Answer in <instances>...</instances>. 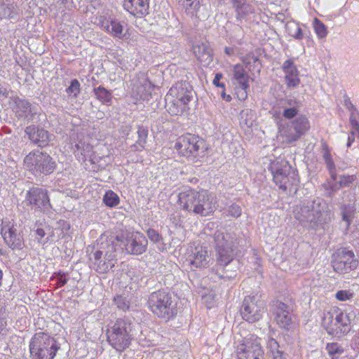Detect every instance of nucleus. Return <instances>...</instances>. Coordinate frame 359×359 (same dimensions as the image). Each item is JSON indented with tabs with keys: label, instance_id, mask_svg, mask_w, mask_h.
Returning a JSON list of instances; mask_svg holds the SVG:
<instances>
[{
	"label": "nucleus",
	"instance_id": "f8f14e48",
	"mask_svg": "<svg viewBox=\"0 0 359 359\" xmlns=\"http://www.w3.org/2000/svg\"><path fill=\"white\" fill-rule=\"evenodd\" d=\"M110 237L118 252L126 250L131 255H141L146 251L147 240L140 232L128 233L126 236L121 235Z\"/></svg>",
	"mask_w": 359,
	"mask_h": 359
},
{
	"label": "nucleus",
	"instance_id": "864d4df0",
	"mask_svg": "<svg viewBox=\"0 0 359 359\" xmlns=\"http://www.w3.org/2000/svg\"><path fill=\"white\" fill-rule=\"evenodd\" d=\"M350 113H351L350 118H349L350 123H351V126H353V128L355 130H356V129L359 128V121H358L359 111H358V109H355L354 111H351Z\"/></svg>",
	"mask_w": 359,
	"mask_h": 359
},
{
	"label": "nucleus",
	"instance_id": "72a5a7b5",
	"mask_svg": "<svg viewBox=\"0 0 359 359\" xmlns=\"http://www.w3.org/2000/svg\"><path fill=\"white\" fill-rule=\"evenodd\" d=\"M255 113L252 110L246 109L241 112L240 124L242 127L251 128L255 121Z\"/></svg>",
	"mask_w": 359,
	"mask_h": 359
},
{
	"label": "nucleus",
	"instance_id": "4468645a",
	"mask_svg": "<svg viewBox=\"0 0 359 359\" xmlns=\"http://www.w3.org/2000/svg\"><path fill=\"white\" fill-rule=\"evenodd\" d=\"M310 128V123L305 116H299L291 123V126H281L279 128L280 135L288 142L297 141Z\"/></svg>",
	"mask_w": 359,
	"mask_h": 359
},
{
	"label": "nucleus",
	"instance_id": "c9c22d12",
	"mask_svg": "<svg viewBox=\"0 0 359 359\" xmlns=\"http://www.w3.org/2000/svg\"><path fill=\"white\" fill-rule=\"evenodd\" d=\"M267 348L273 359H284L283 353L279 350L278 343L273 338L267 341Z\"/></svg>",
	"mask_w": 359,
	"mask_h": 359
},
{
	"label": "nucleus",
	"instance_id": "de8ad7c7",
	"mask_svg": "<svg viewBox=\"0 0 359 359\" xmlns=\"http://www.w3.org/2000/svg\"><path fill=\"white\" fill-rule=\"evenodd\" d=\"M241 208L235 203H233L228 206L226 209L224 210V213L227 216H231L233 217H238L241 215Z\"/></svg>",
	"mask_w": 359,
	"mask_h": 359
},
{
	"label": "nucleus",
	"instance_id": "603ef678",
	"mask_svg": "<svg viewBox=\"0 0 359 359\" xmlns=\"http://www.w3.org/2000/svg\"><path fill=\"white\" fill-rule=\"evenodd\" d=\"M55 278L57 280V287H62L68 282V274L65 273L58 272L55 273Z\"/></svg>",
	"mask_w": 359,
	"mask_h": 359
},
{
	"label": "nucleus",
	"instance_id": "774afa93",
	"mask_svg": "<svg viewBox=\"0 0 359 359\" xmlns=\"http://www.w3.org/2000/svg\"><path fill=\"white\" fill-rule=\"evenodd\" d=\"M187 1H191V0H186Z\"/></svg>",
	"mask_w": 359,
	"mask_h": 359
},
{
	"label": "nucleus",
	"instance_id": "393cba45",
	"mask_svg": "<svg viewBox=\"0 0 359 359\" xmlns=\"http://www.w3.org/2000/svg\"><path fill=\"white\" fill-rule=\"evenodd\" d=\"M199 191L188 189L178 194V203L180 207L189 212L194 213V208H197Z\"/></svg>",
	"mask_w": 359,
	"mask_h": 359
},
{
	"label": "nucleus",
	"instance_id": "338daca9",
	"mask_svg": "<svg viewBox=\"0 0 359 359\" xmlns=\"http://www.w3.org/2000/svg\"><path fill=\"white\" fill-rule=\"evenodd\" d=\"M2 277H3V272H2V271L0 269V285H1V280H2Z\"/></svg>",
	"mask_w": 359,
	"mask_h": 359
},
{
	"label": "nucleus",
	"instance_id": "5701e85b",
	"mask_svg": "<svg viewBox=\"0 0 359 359\" xmlns=\"http://www.w3.org/2000/svg\"><path fill=\"white\" fill-rule=\"evenodd\" d=\"M284 81L287 88H296L300 83L299 72L292 59L283 62L281 66Z\"/></svg>",
	"mask_w": 359,
	"mask_h": 359
},
{
	"label": "nucleus",
	"instance_id": "a878e982",
	"mask_svg": "<svg viewBox=\"0 0 359 359\" xmlns=\"http://www.w3.org/2000/svg\"><path fill=\"white\" fill-rule=\"evenodd\" d=\"M273 306L275 320L277 324L282 328L290 330L292 321L287 305L281 302H276Z\"/></svg>",
	"mask_w": 359,
	"mask_h": 359
},
{
	"label": "nucleus",
	"instance_id": "6ab92c4d",
	"mask_svg": "<svg viewBox=\"0 0 359 359\" xmlns=\"http://www.w3.org/2000/svg\"><path fill=\"white\" fill-rule=\"evenodd\" d=\"M154 86L147 75L143 73L137 74L133 80L132 94L136 99L149 100L151 97Z\"/></svg>",
	"mask_w": 359,
	"mask_h": 359
},
{
	"label": "nucleus",
	"instance_id": "8fccbe9b",
	"mask_svg": "<svg viewBox=\"0 0 359 359\" xmlns=\"http://www.w3.org/2000/svg\"><path fill=\"white\" fill-rule=\"evenodd\" d=\"M283 109L282 115L286 119H292L294 118L299 111V109H296L294 107L288 108V107H281Z\"/></svg>",
	"mask_w": 359,
	"mask_h": 359
},
{
	"label": "nucleus",
	"instance_id": "9d476101",
	"mask_svg": "<svg viewBox=\"0 0 359 359\" xmlns=\"http://www.w3.org/2000/svg\"><path fill=\"white\" fill-rule=\"evenodd\" d=\"M147 305L149 310L158 318L170 319L176 315L171 294L164 290L152 292L149 296Z\"/></svg>",
	"mask_w": 359,
	"mask_h": 359
},
{
	"label": "nucleus",
	"instance_id": "c03bdc74",
	"mask_svg": "<svg viewBox=\"0 0 359 359\" xmlns=\"http://www.w3.org/2000/svg\"><path fill=\"white\" fill-rule=\"evenodd\" d=\"M114 302L117 308L123 311H126L130 308V302L123 295H116L114 297Z\"/></svg>",
	"mask_w": 359,
	"mask_h": 359
},
{
	"label": "nucleus",
	"instance_id": "2f4dec72",
	"mask_svg": "<svg viewBox=\"0 0 359 359\" xmlns=\"http://www.w3.org/2000/svg\"><path fill=\"white\" fill-rule=\"evenodd\" d=\"M93 93L96 98L103 104L110 106L112 103V93L102 86L94 88Z\"/></svg>",
	"mask_w": 359,
	"mask_h": 359
},
{
	"label": "nucleus",
	"instance_id": "0e129e2a",
	"mask_svg": "<svg viewBox=\"0 0 359 359\" xmlns=\"http://www.w3.org/2000/svg\"><path fill=\"white\" fill-rule=\"evenodd\" d=\"M224 53L226 55H227L229 56H231V55H234L235 50H234V48L232 47H225Z\"/></svg>",
	"mask_w": 359,
	"mask_h": 359
},
{
	"label": "nucleus",
	"instance_id": "5fc2aeb1",
	"mask_svg": "<svg viewBox=\"0 0 359 359\" xmlns=\"http://www.w3.org/2000/svg\"><path fill=\"white\" fill-rule=\"evenodd\" d=\"M147 234L150 241L154 243H158L162 240L161 236L154 229H149Z\"/></svg>",
	"mask_w": 359,
	"mask_h": 359
},
{
	"label": "nucleus",
	"instance_id": "6e6d98bb",
	"mask_svg": "<svg viewBox=\"0 0 359 359\" xmlns=\"http://www.w3.org/2000/svg\"><path fill=\"white\" fill-rule=\"evenodd\" d=\"M35 233L37 236L36 239L38 240V242L40 244L45 245L46 243H47L48 242V241H49L48 237L44 238V237L46 236V232H45L44 229H43L41 228H38L35 231Z\"/></svg>",
	"mask_w": 359,
	"mask_h": 359
},
{
	"label": "nucleus",
	"instance_id": "2eb2a0df",
	"mask_svg": "<svg viewBox=\"0 0 359 359\" xmlns=\"http://www.w3.org/2000/svg\"><path fill=\"white\" fill-rule=\"evenodd\" d=\"M263 313V303L257 297L248 296L244 299L241 308V314L243 320L253 323L259 320Z\"/></svg>",
	"mask_w": 359,
	"mask_h": 359
},
{
	"label": "nucleus",
	"instance_id": "a18cd8bd",
	"mask_svg": "<svg viewBox=\"0 0 359 359\" xmlns=\"http://www.w3.org/2000/svg\"><path fill=\"white\" fill-rule=\"evenodd\" d=\"M80 83L76 79H72L69 86L66 89V92L69 96L72 95L76 97L80 93Z\"/></svg>",
	"mask_w": 359,
	"mask_h": 359
},
{
	"label": "nucleus",
	"instance_id": "58836bf2",
	"mask_svg": "<svg viewBox=\"0 0 359 359\" xmlns=\"http://www.w3.org/2000/svg\"><path fill=\"white\" fill-rule=\"evenodd\" d=\"M326 350L332 359L337 358V356L342 354L344 351V348L337 343H329L326 346Z\"/></svg>",
	"mask_w": 359,
	"mask_h": 359
},
{
	"label": "nucleus",
	"instance_id": "423d86ee",
	"mask_svg": "<svg viewBox=\"0 0 359 359\" xmlns=\"http://www.w3.org/2000/svg\"><path fill=\"white\" fill-rule=\"evenodd\" d=\"M269 169L274 183L283 191L297 186L299 182L297 171L285 159H276L270 163Z\"/></svg>",
	"mask_w": 359,
	"mask_h": 359
},
{
	"label": "nucleus",
	"instance_id": "7ed1b4c3",
	"mask_svg": "<svg viewBox=\"0 0 359 359\" xmlns=\"http://www.w3.org/2000/svg\"><path fill=\"white\" fill-rule=\"evenodd\" d=\"M194 91L187 81H180L173 85L165 95V107L172 116H179L187 109L193 98Z\"/></svg>",
	"mask_w": 359,
	"mask_h": 359
},
{
	"label": "nucleus",
	"instance_id": "680f3d73",
	"mask_svg": "<svg viewBox=\"0 0 359 359\" xmlns=\"http://www.w3.org/2000/svg\"><path fill=\"white\" fill-rule=\"evenodd\" d=\"M222 91L221 92V97L222 98L226 101V102H230L231 100V97L230 95H227L225 93V88H222Z\"/></svg>",
	"mask_w": 359,
	"mask_h": 359
},
{
	"label": "nucleus",
	"instance_id": "13d9d810",
	"mask_svg": "<svg viewBox=\"0 0 359 359\" xmlns=\"http://www.w3.org/2000/svg\"><path fill=\"white\" fill-rule=\"evenodd\" d=\"M236 12L247 3L246 0H230Z\"/></svg>",
	"mask_w": 359,
	"mask_h": 359
},
{
	"label": "nucleus",
	"instance_id": "9b49d317",
	"mask_svg": "<svg viewBox=\"0 0 359 359\" xmlns=\"http://www.w3.org/2000/svg\"><path fill=\"white\" fill-rule=\"evenodd\" d=\"M24 163L26 168L36 176L49 175L55 170L56 166L49 154L38 149L29 152L25 156Z\"/></svg>",
	"mask_w": 359,
	"mask_h": 359
},
{
	"label": "nucleus",
	"instance_id": "a211bd4d",
	"mask_svg": "<svg viewBox=\"0 0 359 359\" xmlns=\"http://www.w3.org/2000/svg\"><path fill=\"white\" fill-rule=\"evenodd\" d=\"M358 266V261L352 250H342L338 252L332 261L334 270L339 273H347Z\"/></svg>",
	"mask_w": 359,
	"mask_h": 359
},
{
	"label": "nucleus",
	"instance_id": "4d7b16f0",
	"mask_svg": "<svg viewBox=\"0 0 359 359\" xmlns=\"http://www.w3.org/2000/svg\"><path fill=\"white\" fill-rule=\"evenodd\" d=\"M351 348L356 352L359 353V329L357 334L351 341Z\"/></svg>",
	"mask_w": 359,
	"mask_h": 359
},
{
	"label": "nucleus",
	"instance_id": "4c0bfd02",
	"mask_svg": "<svg viewBox=\"0 0 359 359\" xmlns=\"http://www.w3.org/2000/svg\"><path fill=\"white\" fill-rule=\"evenodd\" d=\"M119 201L118 196L111 190L107 191L103 197L104 203L110 208L116 206L119 203Z\"/></svg>",
	"mask_w": 359,
	"mask_h": 359
},
{
	"label": "nucleus",
	"instance_id": "a19ab883",
	"mask_svg": "<svg viewBox=\"0 0 359 359\" xmlns=\"http://www.w3.org/2000/svg\"><path fill=\"white\" fill-rule=\"evenodd\" d=\"M254 7L252 5L246 3L242 6L239 10H238L236 13V20L238 21H241L244 19L247 15L252 14L254 13Z\"/></svg>",
	"mask_w": 359,
	"mask_h": 359
},
{
	"label": "nucleus",
	"instance_id": "aec40b11",
	"mask_svg": "<svg viewBox=\"0 0 359 359\" xmlns=\"http://www.w3.org/2000/svg\"><path fill=\"white\" fill-rule=\"evenodd\" d=\"M197 208H194V214L207 217L212 214L217 208L216 196L207 190L199 191Z\"/></svg>",
	"mask_w": 359,
	"mask_h": 359
},
{
	"label": "nucleus",
	"instance_id": "f3484780",
	"mask_svg": "<svg viewBox=\"0 0 359 359\" xmlns=\"http://www.w3.org/2000/svg\"><path fill=\"white\" fill-rule=\"evenodd\" d=\"M1 234L8 246L12 250H20L22 248L23 238L19 233L17 225L13 220L5 218L1 224Z\"/></svg>",
	"mask_w": 359,
	"mask_h": 359
},
{
	"label": "nucleus",
	"instance_id": "e433bc0d",
	"mask_svg": "<svg viewBox=\"0 0 359 359\" xmlns=\"http://www.w3.org/2000/svg\"><path fill=\"white\" fill-rule=\"evenodd\" d=\"M138 139L134 147H139L140 149H143L145 147L147 138L148 136V130L144 126H138L137 128Z\"/></svg>",
	"mask_w": 359,
	"mask_h": 359
},
{
	"label": "nucleus",
	"instance_id": "37998d69",
	"mask_svg": "<svg viewBox=\"0 0 359 359\" xmlns=\"http://www.w3.org/2000/svg\"><path fill=\"white\" fill-rule=\"evenodd\" d=\"M323 157L326 163L327 168H328L330 174L332 175V177H334V171L335 170V165L332 160V155L327 148H325L323 149Z\"/></svg>",
	"mask_w": 359,
	"mask_h": 359
},
{
	"label": "nucleus",
	"instance_id": "49530a36",
	"mask_svg": "<svg viewBox=\"0 0 359 359\" xmlns=\"http://www.w3.org/2000/svg\"><path fill=\"white\" fill-rule=\"evenodd\" d=\"M281 107H288L292 108L294 107L296 109H300L302 106V103L299 100H298L295 97H286L281 102Z\"/></svg>",
	"mask_w": 359,
	"mask_h": 359
},
{
	"label": "nucleus",
	"instance_id": "39448f33",
	"mask_svg": "<svg viewBox=\"0 0 359 359\" xmlns=\"http://www.w3.org/2000/svg\"><path fill=\"white\" fill-rule=\"evenodd\" d=\"M323 210L324 205L320 199L304 201L294 208V217L302 226L316 229L323 224Z\"/></svg>",
	"mask_w": 359,
	"mask_h": 359
},
{
	"label": "nucleus",
	"instance_id": "7c9ffc66",
	"mask_svg": "<svg viewBox=\"0 0 359 359\" xmlns=\"http://www.w3.org/2000/svg\"><path fill=\"white\" fill-rule=\"evenodd\" d=\"M93 146L88 143L80 141L76 144L75 154L80 161L90 159L93 156Z\"/></svg>",
	"mask_w": 359,
	"mask_h": 359
},
{
	"label": "nucleus",
	"instance_id": "412c9836",
	"mask_svg": "<svg viewBox=\"0 0 359 359\" xmlns=\"http://www.w3.org/2000/svg\"><path fill=\"white\" fill-rule=\"evenodd\" d=\"M233 77L238 84V89L236 94L240 100H245L248 97V91L249 88V75L244 66L241 64H236L233 67Z\"/></svg>",
	"mask_w": 359,
	"mask_h": 359
},
{
	"label": "nucleus",
	"instance_id": "bf43d9fd",
	"mask_svg": "<svg viewBox=\"0 0 359 359\" xmlns=\"http://www.w3.org/2000/svg\"><path fill=\"white\" fill-rule=\"evenodd\" d=\"M222 78V74L221 73H217L213 79V84L217 87H220L222 88H225V84L224 83H220L219 81Z\"/></svg>",
	"mask_w": 359,
	"mask_h": 359
},
{
	"label": "nucleus",
	"instance_id": "e2e57ef3",
	"mask_svg": "<svg viewBox=\"0 0 359 359\" xmlns=\"http://www.w3.org/2000/svg\"><path fill=\"white\" fill-rule=\"evenodd\" d=\"M354 140H355L354 133H351V134L349 135L348 137L347 143H346L347 147H351V144H353V142H354Z\"/></svg>",
	"mask_w": 359,
	"mask_h": 359
},
{
	"label": "nucleus",
	"instance_id": "69168bd1",
	"mask_svg": "<svg viewBox=\"0 0 359 359\" xmlns=\"http://www.w3.org/2000/svg\"><path fill=\"white\" fill-rule=\"evenodd\" d=\"M6 313V309L4 305L0 304V319L3 318Z\"/></svg>",
	"mask_w": 359,
	"mask_h": 359
},
{
	"label": "nucleus",
	"instance_id": "6e6552de",
	"mask_svg": "<svg viewBox=\"0 0 359 359\" xmlns=\"http://www.w3.org/2000/svg\"><path fill=\"white\" fill-rule=\"evenodd\" d=\"M60 346L49 334L39 332L29 341V352L32 359H53Z\"/></svg>",
	"mask_w": 359,
	"mask_h": 359
},
{
	"label": "nucleus",
	"instance_id": "473e14b6",
	"mask_svg": "<svg viewBox=\"0 0 359 359\" xmlns=\"http://www.w3.org/2000/svg\"><path fill=\"white\" fill-rule=\"evenodd\" d=\"M18 15L17 8L13 4L2 3L0 4V18L14 19Z\"/></svg>",
	"mask_w": 359,
	"mask_h": 359
},
{
	"label": "nucleus",
	"instance_id": "20e7f679",
	"mask_svg": "<svg viewBox=\"0 0 359 359\" xmlns=\"http://www.w3.org/2000/svg\"><path fill=\"white\" fill-rule=\"evenodd\" d=\"M117 250L111 237H101L98 247L90 254L89 259L93 269L100 273H104L112 269L116 262Z\"/></svg>",
	"mask_w": 359,
	"mask_h": 359
},
{
	"label": "nucleus",
	"instance_id": "b1692460",
	"mask_svg": "<svg viewBox=\"0 0 359 359\" xmlns=\"http://www.w3.org/2000/svg\"><path fill=\"white\" fill-rule=\"evenodd\" d=\"M25 132L33 143L41 147L48 146L54 137L47 130L34 126L26 127Z\"/></svg>",
	"mask_w": 359,
	"mask_h": 359
},
{
	"label": "nucleus",
	"instance_id": "09e8293b",
	"mask_svg": "<svg viewBox=\"0 0 359 359\" xmlns=\"http://www.w3.org/2000/svg\"><path fill=\"white\" fill-rule=\"evenodd\" d=\"M353 295V292L350 290H341L337 292L335 297L339 301L344 302L351 299Z\"/></svg>",
	"mask_w": 359,
	"mask_h": 359
},
{
	"label": "nucleus",
	"instance_id": "4be33fe9",
	"mask_svg": "<svg viewBox=\"0 0 359 359\" xmlns=\"http://www.w3.org/2000/svg\"><path fill=\"white\" fill-rule=\"evenodd\" d=\"M14 112L18 118L31 121L39 113V107L27 100L16 98L15 100Z\"/></svg>",
	"mask_w": 359,
	"mask_h": 359
},
{
	"label": "nucleus",
	"instance_id": "f257e3e1",
	"mask_svg": "<svg viewBox=\"0 0 359 359\" xmlns=\"http://www.w3.org/2000/svg\"><path fill=\"white\" fill-rule=\"evenodd\" d=\"M215 243L217 273L222 278H231L236 276L235 271L226 269L233 259L235 236L221 231H217L214 236Z\"/></svg>",
	"mask_w": 359,
	"mask_h": 359
},
{
	"label": "nucleus",
	"instance_id": "c85d7f7f",
	"mask_svg": "<svg viewBox=\"0 0 359 359\" xmlns=\"http://www.w3.org/2000/svg\"><path fill=\"white\" fill-rule=\"evenodd\" d=\"M208 252L205 248L198 245L191 250L189 257L190 264L196 267H204L208 263Z\"/></svg>",
	"mask_w": 359,
	"mask_h": 359
},
{
	"label": "nucleus",
	"instance_id": "f704fd0d",
	"mask_svg": "<svg viewBox=\"0 0 359 359\" xmlns=\"http://www.w3.org/2000/svg\"><path fill=\"white\" fill-rule=\"evenodd\" d=\"M285 28L288 34L295 39L300 40L303 39L304 34L298 23L289 22L286 24Z\"/></svg>",
	"mask_w": 359,
	"mask_h": 359
},
{
	"label": "nucleus",
	"instance_id": "c756f323",
	"mask_svg": "<svg viewBox=\"0 0 359 359\" xmlns=\"http://www.w3.org/2000/svg\"><path fill=\"white\" fill-rule=\"evenodd\" d=\"M193 52L197 59L205 65H208L212 61V50L208 42L194 46Z\"/></svg>",
	"mask_w": 359,
	"mask_h": 359
},
{
	"label": "nucleus",
	"instance_id": "052dcab7",
	"mask_svg": "<svg viewBox=\"0 0 359 359\" xmlns=\"http://www.w3.org/2000/svg\"><path fill=\"white\" fill-rule=\"evenodd\" d=\"M344 105L346 108L351 112L352 111H354L357 109L354 104L351 102V101L349 99H346L344 101Z\"/></svg>",
	"mask_w": 359,
	"mask_h": 359
},
{
	"label": "nucleus",
	"instance_id": "f03ea898",
	"mask_svg": "<svg viewBox=\"0 0 359 359\" xmlns=\"http://www.w3.org/2000/svg\"><path fill=\"white\" fill-rule=\"evenodd\" d=\"M355 316L353 311L344 312L336 306H329L323 311L322 325L327 333L341 338L351 330V321Z\"/></svg>",
	"mask_w": 359,
	"mask_h": 359
},
{
	"label": "nucleus",
	"instance_id": "ddd939ff",
	"mask_svg": "<svg viewBox=\"0 0 359 359\" xmlns=\"http://www.w3.org/2000/svg\"><path fill=\"white\" fill-rule=\"evenodd\" d=\"M236 355L238 359H264L261 339L255 335L244 339L237 345Z\"/></svg>",
	"mask_w": 359,
	"mask_h": 359
},
{
	"label": "nucleus",
	"instance_id": "0eeeda50",
	"mask_svg": "<svg viewBox=\"0 0 359 359\" xmlns=\"http://www.w3.org/2000/svg\"><path fill=\"white\" fill-rule=\"evenodd\" d=\"M107 341L117 351L127 348L133 339L132 323L128 319L118 318L107 332Z\"/></svg>",
	"mask_w": 359,
	"mask_h": 359
},
{
	"label": "nucleus",
	"instance_id": "cd10ccee",
	"mask_svg": "<svg viewBox=\"0 0 359 359\" xmlns=\"http://www.w3.org/2000/svg\"><path fill=\"white\" fill-rule=\"evenodd\" d=\"M123 6L130 14L142 17L148 13L149 0H124Z\"/></svg>",
	"mask_w": 359,
	"mask_h": 359
},
{
	"label": "nucleus",
	"instance_id": "79ce46f5",
	"mask_svg": "<svg viewBox=\"0 0 359 359\" xmlns=\"http://www.w3.org/2000/svg\"><path fill=\"white\" fill-rule=\"evenodd\" d=\"M342 219L347 223L348 226L353 217L355 211L354 207L350 205H344L341 207Z\"/></svg>",
	"mask_w": 359,
	"mask_h": 359
},
{
	"label": "nucleus",
	"instance_id": "dca6fc26",
	"mask_svg": "<svg viewBox=\"0 0 359 359\" xmlns=\"http://www.w3.org/2000/svg\"><path fill=\"white\" fill-rule=\"evenodd\" d=\"M25 203L35 210L46 212L51 208L48 191L41 187L29 189L26 193Z\"/></svg>",
	"mask_w": 359,
	"mask_h": 359
},
{
	"label": "nucleus",
	"instance_id": "bb28decb",
	"mask_svg": "<svg viewBox=\"0 0 359 359\" xmlns=\"http://www.w3.org/2000/svg\"><path fill=\"white\" fill-rule=\"evenodd\" d=\"M101 27L103 30L114 37L120 39L126 38V32H125L123 23L116 19L105 20L102 22Z\"/></svg>",
	"mask_w": 359,
	"mask_h": 359
},
{
	"label": "nucleus",
	"instance_id": "3c124183",
	"mask_svg": "<svg viewBox=\"0 0 359 359\" xmlns=\"http://www.w3.org/2000/svg\"><path fill=\"white\" fill-rule=\"evenodd\" d=\"M356 180V176L352 175H341L339 177V183L341 187H348Z\"/></svg>",
	"mask_w": 359,
	"mask_h": 359
},
{
	"label": "nucleus",
	"instance_id": "1a4fd4ad",
	"mask_svg": "<svg viewBox=\"0 0 359 359\" xmlns=\"http://www.w3.org/2000/svg\"><path fill=\"white\" fill-rule=\"evenodd\" d=\"M174 148L180 156L194 161L204 155L206 145L203 139L199 136L187 133L176 140Z\"/></svg>",
	"mask_w": 359,
	"mask_h": 359
},
{
	"label": "nucleus",
	"instance_id": "ea45409f",
	"mask_svg": "<svg viewBox=\"0 0 359 359\" xmlns=\"http://www.w3.org/2000/svg\"><path fill=\"white\" fill-rule=\"evenodd\" d=\"M313 26L317 36L323 39L327 35V30L325 25L318 18H315L313 22Z\"/></svg>",
	"mask_w": 359,
	"mask_h": 359
}]
</instances>
